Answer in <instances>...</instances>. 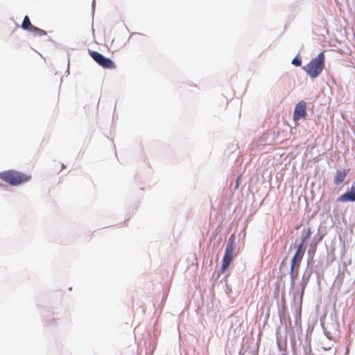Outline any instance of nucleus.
<instances>
[{"label": "nucleus", "mask_w": 355, "mask_h": 355, "mask_svg": "<svg viewBox=\"0 0 355 355\" xmlns=\"http://www.w3.org/2000/svg\"><path fill=\"white\" fill-rule=\"evenodd\" d=\"M0 178L11 186H17L30 181L31 175L15 170H7L0 173Z\"/></svg>", "instance_id": "f257e3e1"}, {"label": "nucleus", "mask_w": 355, "mask_h": 355, "mask_svg": "<svg viewBox=\"0 0 355 355\" xmlns=\"http://www.w3.org/2000/svg\"><path fill=\"white\" fill-rule=\"evenodd\" d=\"M324 53L322 51L304 67V70L311 78H315L321 73L324 68Z\"/></svg>", "instance_id": "f03ea898"}, {"label": "nucleus", "mask_w": 355, "mask_h": 355, "mask_svg": "<svg viewBox=\"0 0 355 355\" xmlns=\"http://www.w3.org/2000/svg\"><path fill=\"white\" fill-rule=\"evenodd\" d=\"M235 249V236L234 234H232L229 239L228 243L225 248V254L223 258L222 267H221V272H224L225 270L229 267L230 265L233 253Z\"/></svg>", "instance_id": "7ed1b4c3"}, {"label": "nucleus", "mask_w": 355, "mask_h": 355, "mask_svg": "<svg viewBox=\"0 0 355 355\" xmlns=\"http://www.w3.org/2000/svg\"><path fill=\"white\" fill-rule=\"evenodd\" d=\"M91 57L100 66L105 69H113L116 68L114 62L108 58H105L101 53L96 51H89Z\"/></svg>", "instance_id": "20e7f679"}, {"label": "nucleus", "mask_w": 355, "mask_h": 355, "mask_svg": "<svg viewBox=\"0 0 355 355\" xmlns=\"http://www.w3.org/2000/svg\"><path fill=\"white\" fill-rule=\"evenodd\" d=\"M306 116V103L304 101H299L295 105L293 112V120L297 121L304 119Z\"/></svg>", "instance_id": "39448f33"}, {"label": "nucleus", "mask_w": 355, "mask_h": 355, "mask_svg": "<svg viewBox=\"0 0 355 355\" xmlns=\"http://www.w3.org/2000/svg\"><path fill=\"white\" fill-rule=\"evenodd\" d=\"M302 244H300L297 247V250L293 257L292 263H291V272L293 273L294 268L295 267H299L300 262L302 261V259L304 255V252H302Z\"/></svg>", "instance_id": "423d86ee"}, {"label": "nucleus", "mask_w": 355, "mask_h": 355, "mask_svg": "<svg viewBox=\"0 0 355 355\" xmlns=\"http://www.w3.org/2000/svg\"><path fill=\"white\" fill-rule=\"evenodd\" d=\"M338 201L340 202H354L355 201V181L353 182L351 190L349 192L341 195L338 198Z\"/></svg>", "instance_id": "0eeeda50"}, {"label": "nucleus", "mask_w": 355, "mask_h": 355, "mask_svg": "<svg viewBox=\"0 0 355 355\" xmlns=\"http://www.w3.org/2000/svg\"><path fill=\"white\" fill-rule=\"evenodd\" d=\"M347 176L345 171H337L334 178V183L336 185L340 184L343 182Z\"/></svg>", "instance_id": "6e6552de"}, {"label": "nucleus", "mask_w": 355, "mask_h": 355, "mask_svg": "<svg viewBox=\"0 0 355 355\" xmlns=\"http://www.w3.org/2000/svg\"><path fill=\"white\" fill-rule=\"evenodd\" d=\"M34 26L31 24L28 16H25L21 24V28L31 31Z\"/></svg>", "instance_id": "1a4fd4ad"}, {"label": "nucleus", "mask_w": 355, "mask_h": 355, "mask_svg": "<svg viewBox=\"0 0 355 355\" xmlns=\"http://www.w3.org/2000/svg\"><path fill=\"white\" fill-rule=\"evenodd\" d=\"M35 36L42 37L46 35V32L42 29H40L34 26L32 30L30 31Z\"/></svg>", "instance_id": "9d476101"}, {"label": "nucleus", "mask_w": 355, "mask_h": 355, "mask_svg": "<svg viewBox=\"0 0 355 355\" xmlns=\"http://www.w3.org/2000/svg\"><path fill=\"white\" fill-rule=\"evenodd\" d=\"M311 234V229L309 228L306 230V234L304 235H303L302 237V243H301V244H302V245L310 238Z\"/></svg>", "instance_id": "9b49d317"}, {"label": "nucleus", "mask_w": 355, "mask_h": 355, "mask_svg": "<svg viewBox=\"0 0 355 355\" xmlns=\"http://www.w3.org/2000/svg\"><path fill=\"white\" fill-rule=\"evenodd\" d=\"M292 64L295 65V66H300L302 64V60L300 58H295L293 60H292Z\"/></svg>", "instance_id": "f8f14e48"}, {"label": "nucleus", "mask_w": 355, "mask_h": 355, "mask_svg": "<svg viewBox=\"0 0 355 355\" xmlns=\"http://www.w3.org/2000/svg\"><path fill=\"white\" fill-rule=\"evenodd\" d=\"M239 180H240V176H239L237 180H236V188H237L239 187Z\"/></svg>", "instance_id": "ddd939ff"}, {"label": "nucleus", "mask_w": 355, "mask_h": 355, "mask_svg": "<svg viewBox=\"0 0 355 355\" xmlns=\"http://www.w3.org/2000/svg\"><path fill=\"white\" fill-rule=\"evenodd\" d=\"M326 334H327V337H328L329 338H330V339H331V338H332V336H330L329 332L327 331V332H326Z\"/></svg>", "instance_id": "4468645a"}, {"label": "nucleus", "mask_w": 355, "mask_h": 355, "mask_svg": "<svg viewBox=\"0 0 355 355\" xmlns=\"http://www.w3.org/2000/svg\"><path fill=\"white\" fill-rule=\"evenodd\" d=\"M324 350H328L330 349V347H327V346H325V347H323Z\"/></svg>", "instance_id": "2eb2a0df"}, {"label": "nucleus", "mask_w": 355, "mask_h": 355, "mask_svg": "<svg viewBox=\"0 0 355 355\" xmlns=\"http://www.w3.org/2000/svg\"><path fill=\"white\" fill-rule=\"evenodd\" d=\"M324 350H328L330 349V347H327V346H325V347H323Z\"/></svg>", "instance_id": "dca6fc26"}]
</instances>
